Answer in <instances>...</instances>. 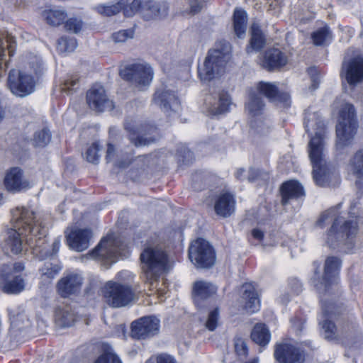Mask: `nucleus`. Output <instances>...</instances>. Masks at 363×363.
Masks as SVG:
<instances>
[{
  "mask_svg": "<svg viewBox=\"0 0 363 363\" xmlns=\"http://www.w3.org/2000/svg\"><path fill=\"white\" fill-rule=\"evenodd\" d=\"M86 101L90 108L103 112L113 108V102L106 94L104 87L99 84L93 86L86 94Z\"/></svg>",
  "mask_w": 363,
  "mask_h": 363,
  "instance_id": "17",
  "label": "nucleus"
},
{
  "mask_svg": "<svg viewBox=\"0 0 363 363\" xmlns=\"http://www.w3.org/2000/svg\"><path fill=\"white\" fill-rule=\"evenodd\" d=\"M320 301L323 313L320 324L323 330L324 337L328 340H336L339 335L335 325L330 319L339 313L338 307L334 302L328 301V298L321 297Z\"/></svg>",
  "mask_w": 363,
  "mask_h": 363,
  "instance_id": "15",
  "label": "nucleus"
},
{
  "mask_svg": "<svg viewBox=\"0 0 363 363\" xmlns=\"http://www.w3.org/2000/svg\"><path fill=\"white\" fill-rule=\"evenodd\" d=\"M77 320L73 308L68 305L58 306L55 311V321L60 328L72 326Z\"/></svg>",
  "mask_w": 363,
  "mask_h": 363,
  "instance_id": "29",
  "label": "nucleus"
},
{
  "mask_svg": "<svg viewBox=\"0 0 363 363\" xmlns=\"http://www.w3.org/2000/svg\"><path fill=\"white\" fill-rule=\"evenodd\" d=\"M252 236L259 240H261L264 237V233L259 229L255 228L252 230Z\"/></svg>",
  "mask_w": 363,
  "mask_h": 363,
  "instance_id": "61",
  "label": "nucleus"
},
{
  "mask_svg": "<svg viewBox=\"0 0 363 363\" xmlns=\"http://www.w3.org/2000/svg\"><path fill=\"white\" fill-rule=\"evenodd\" d=\"M281 203L283 205L289 203L291 200L304 196V190L300 183L296 181H289L282 184L281 188Z\"/></svg>",
  "mask_w": 363,
  "mask_h": 363,
  "instance_id": "32",
  "label": "nucleus"
},
{
  "mask_svg": "<svg viewBox=\"0 0 363 363\" xmlns=\"http://www.w3.org/2000/svg\"><path fill=\"white\" fill-rule=\"evenodd\" d=\"M21 65L23 67V70H30L35 74L41 73L43 70V62L41 58L31 52L23 54L21 57Z\"/></svg>",
  "mask_w": 363,
  "mask_h": 363,
  "instance_id": "34",
  "label": "nucleus"
},
{
  "mask_svg": "<svg viewBox=\"0 0 363 363\" xmlns=\"http://www.w3.org/2000/svg\"><path fill=\"white\" fill-rule=\"evenodd\" d=\"M79 82V77L76 74H72L68 76L67 78L65 80L64 83L62 84L61 91L67 93V94H72V91L75 90L77 88L75 86Z\"/></svg>",
  "mask_w": 363,
  "mask_h": 363,
  "instance_id": "51",
  "label": "nucleus"
},
{
  "mask_svg": "<svg viewBox=\"0 0 363 363\" xmlns=\"http://www.w3.org/2000/svg\"><path fill=\"white\" fill-rule=\"evenodd\" d=\"M259 172L257 169H250L248 172L247 179L249 182H252L257 180Z\"/></svg>",
  "mask_w": 363,
  "mask_h": 363,
  "instance_id": "59",
  "label": "nucleus"
},
{
  "mask_svg": "<svg viewBox=\"0 0 363 363\" xmlns=\"http://www.w3.org/2000/svg\"><path fill=\"white\" fill-rule=\"evenodd\" d=\"M82 277L77 274H69L61 278L57 284L58 294L62 297L77 293L82 284Z\"/></svg>",
  "mask_w": 363,
  "mask_h": 363,
  "instance_id": "26",
  "label": "nucleus"
},
{
  "mask_svg": "<svg viewBox=\"0 0 363 363\" xmlns=\"http://www.w3.org/2000/svg\"><path fill=\"white\" fill-rule=\"evenodd\" d=\"M100 149L97 143H93L86 152V160L93 164H97L99 161V154Z\"/></svg>",
  "mask_w": 363,
  "mask_h": 363,
  "instance_id": "52",
  "label": "nucleus"
},
{
  "mask_svg": "<svg viewBox=\"0 0 363 363\" xmlns=\"http://www.w3.org/2000/svg\"><path fill=\"white\" fill-rule=\"evenodd\" d=\"M245 363H259V359L257 357H254Z\"/></svg>",
  "mask_w": 363,
  "mask_h": 363,
  "instance_id": "64",
  "label": "nucleus"
},
{
  "mask_svg": "<svg viewBox=\"0 0 363 363\" xmlns=\"http://www.w3.org/2000/svg\"><path fill=\"white\" fill-rule=\"evenodd\" d=\"M295 285L296 286V289H294V293L298 294L301 291V284L298 281H295Z\"/></svg>",
  "mask_w": 363,
  "mask_h": 363,
  "instance_id": "63",
  "label": "nucleus"
},
{
  "mask_svg": "<svg viewBox=\"0 0 363 363\" xmlns=\"http://www.w3.org/2000/svg\"><path fill=\"white\" fill-rule=\"evenodd\" d=\"M341 265L340 260L336 257H329L326 259L324 267V274L321 281L316 278L312 279L321 297L328 298L338 292V274Z\"/></svg>",
  "mask_w": 363,
  "mask_h": 363,
  "instance_id": "7",
  "label": "nucleus"
},
{
  "mask_svg": "<svg viewBox=\"0 0 363 363\" xmlns=\"http://www.w3.org/2000/svg\"><path fill=\"white\" fill-rule=\"evenodd\" d=\"M25 318L24 315L22 314H10V318L13 324L18 325V323L22 320L21 318Z\"/></svg>",
  "mask_w": 363,
  "mask_h": 363,
  "instance_id": "60",
  "label": "nucleus"
},
{
  "mask_svg": "<svg viewBox=\"0 0 363 363\" xmlns=\"http://www.w3.org/2000/svg\"><path fill=\"white\" fill-rule=\"evenodd\" d=\"M245 169H239L236 171L235 172V177L239 179H242V174L245 173Z\"/></svg>",
  "mask_w": 363,
  "mask_h": 363,
  "instance_id": "62",
  "label": "nucleus"
},
{
  "mask_svg": "<svg viewBox=\"0 0 363 363\" xmlns=\"http://www.w3.org/2000/svg\"><path fill=\"white\" fill-rule=\"evenodd\" d=\"M88 255L94 259L99 258L109 266L118 257H125V246L120 245V241L115 240L112 235H108Z\"/></svg>",
  "mask_w": 363,
  "mask_h": 363,
  "instance_id": "11",
  "label": "nucleus"
},
{
  "mask_svg": "<svg viewBox=\"0 0 363 363\" xmlns=\"http://www.w3.org/2000/svg\"><path fill=\"white\" fill-rule=\"evenodd\" d=\"M153 103L158 106L164 113L170 111H177L180 103L174 93L167 90H157L153 96Z\"/></svg>",
  "mask_w": 363,
  "mask_h": 363,
  "instance_id": "25",
  "label": "nucleus"
},
{
  "mask_svg": "<svg viewBox=\"0 0 363 363\" xmlns=\"http://www.w3.org/2000/svg\"><path fill=\"white\" fill-rule=\"evenodd\" d=\"M125 129L129 133V140L135 147L148 145L155 140L152 137L145 138L143 130L135 128V121L133 120H126Z\"/></svg>",
  "mask_w": 363,
  "mask_h": 363,
  "instance_id": "30",
  "label": "nucleus"
},
{
  "mask_svg": "<svg viewBox=\"0 0 363 363\" xmlns=\"http://www.w3.org/2000/svg\"><path fill=\"white\" fill-rule=\"evenodd\" d=\"M132 155V150L125 151L121 152V155H116V149L111 144L108 145L106 160L108 162L113 161L116 156L118 157L115 165L120 168L127 167L131 162L132 158H129V156Z\"/></svg>",
  "mask_w": 363,
  "mask_h": 363,
  "instance_id": "36",
  "label": "nucleus"
},
{
  "mask_svg": "<svg viewBox=\"0 0 363 363\" xmlns=\"http://www.w3.org/2000/svg\"><path fill=\"white\" fill-rule=\"evenodd\" d=\"M65 28L68 31L77 33L82 30V21L76 18H71L66 21Z\"/></svg>",
  "mask_w": 363,
  "mask_h": 363,
  "instance_id": "55",
  "label": "nucleus"
},
{
  "mask_svg": "<svg viewBox=\"0 0 363 363\" xmlns=\"http://www.w3.org/2000/svg\"><path fill=\"white\" fill-rule=\"evenodd\" d=\"M305 115V128L307 132H311V135L314 133L308 144V155L313 166V178L317 185L325 186L335 175L328 165L325 158V123L316 113L308 111Z\"/></svg>",
  "mask_w": 363,
  "mask_h": 363,
  "instance_id": "1",
  "label": "nucleus"
},
{
  "mask_svg": "<svg viewBox=\"0 0 363 363\" xmlns=\"http://www.w3.org/2000/svg\"><path fill=\"white\" fill-rule=\"evenodd\" d=\"M257 91L272 102L283 104L284 107L290 106V97L286 93H279L275 84L260 82L257 85Z\"/></svg>",
  "mask_w": 363,
  "mask_h": 363,
  "instance_id": "24",
  "label": "nucleus"
},
{
  "mask_svg": "<svg viewBox=\"0 0 363 363\" xmlns=\"http://www.w3.org/2000/svg\"><path fill=\"white\" fill-rule=\"evenodd\" d=\"M153 75V69L148 64L130 65L121 71V76L139 89L149 86Z\"/></svg>",
  "mask_w": 363,
  "mask_h": 363,
  "instance_id": "14",
  "label": "nucleus"
},
{
  "mask_svg": "<svg viewBox=\"0 0 363 363\" xmlns=\"http://www.w3.org/2000/svg\"><path fill=\"white\" fill-rule=\"evenodd\" d=\"M208 111L213 115H219L229 111L231 100L228 92L219 91L206 99Z\"/></svg>",
  "mask_w": 363,
  "mask_h": 363,
  "instance_id": "22",
  "label": "nucleus"
},
{
  "mask_svg": "<svg viewBox=\"0 0 363 363\" xmlns=\"http://www.w3.org/2000/svg\"><path fill=\"white\" fill-rule=\"evenodd\" d=\"M92 236L90 229L74 228L66 234L67 243L70 249L82 252L89 247Z\"/></svg>",
  "mask_w": 363,
  "mask_h": 363,
  "instance_id": "19",
  "label": "nucleus"
},
{
  "mask_svg": "<svg viewBox=\"0 0 363 363\" xmlns=\"http://www.w3.org/2000/svg\"><path fill=\"white\" fill-rule=\"evenodd\" d=\"M220 324V313L218 308L209 311L206 322L205 328L210 331H214Z\"/></svg>",
  "mask_w": 363,
  "mask_h": 363,
  "instance_id": "47",
  "label": "nucleus"
},
{
  "mask_svg": "<svg viewBox=\"0 0 363 363\" xmlns=\"http://www.w3.org/2000/svg\"><path fill=\"white\" fill-rule=\"evenodd\" d=\"M357 130L354 106L347 103L340 110L338 123L336 125V148L342 150L350 144Z\"/></svg>",
  "mask_w": 363,
  "mask_h": 363,
  "instance_id": "6",
  "label": "nucleus"
},
{
  "mask_svg": "<svg viewBox=\"0 0 363 363\" xmlns=\"http://www.w3.org/2000/svg\"><path fill=\"white\" fill-rule=\"evenodd\" d=\"M103 296L105 302L111 307H124L135 299L133 290L126 284L109 281L103 288Z\"/></svg>",
  "mask_w": 363,
  "mask_h": 363,
  "instance_id": "8",
  "label": "nucleus"
},
{
  "mask_svg": "<svg viewBox=\"0 0 363 363\" xmlns=\"http://www.w3.org/2000/svg\"><path fill=\"white\" fill-rule=\"evenodd\" d=\"M264 104L261 97L256 94L251 93L246 108L252 116H259L264 109Z\"/></svg>",
  "mask_w": 363,
  "mask_h": 363,
  "instance_id": "43",
  "label": "nucleus"
},
{
  "mask_svg": "<svg viewBox=\"0 0 363 363\" xmlns=\"http://www.w3.org/2000/svg\"><path fill=\"white\" fill-rule=\"evenodd\" d=\"M287 62L286 55L279 49L270 48L264 53L262 65L263 67L271 70L285 66Z\"/></svg>",
  "mask_w": 363,
  "mask_h": 363,
  "instance_id": "28",
  "label": "nucleus"
},
{
  "mask_svg": "<svg viewBox=\"0 0 363 363\" xmlns=\"http://www.w3.org/2000/svg\"><path fill=\"white\" fill-rule=\"evenodd\" d=\"M274 357L279 363H303L305 359L303 351L290 344L277 345Z\"/></svg>",
  "mask_w": 363,
  "mask_h": 363,
  "instance_id": "20",
  "label": "nucleus"
},
{
  "mask_svg": "<svg viewBox=\"0 0 363 363\" xmlns=\"http://www.w3.org/2000/svg\"><path fill=\"white\" fill-rule=\"evenodd\" d=\"M15 43L14 38L9 34H6L5 37L0 38V77L2 76L5 71V67L7 66L6 63L4 64L5 45H6L9 53L11 56L13 54Z\"/></svg>",
  "mask_w": 363,
  "mask_h": 363,
  "instance_id": "37",
  "label": "nucleus"
},
{
  "mask_svg": "<svg viewBox=\"0 0 363 363\" xmlns=\"http://www.w3.org/2000/svg\"><path fill=\"white\" fill-rule=\"evenodd\" d=\"M140 259L147 282L157 289L160 295H162L164 290L158 287V280L170 267L167 255L161 246L149 245L142 252Z\"/></svg>",
  "mask_w": 363,
  "mask_h": 363,
  "instance_id": "4",
  "label": "nucleus"
},
{
  "mask_svg": "<svg viewBox=\"0 0 363 363\" xmlns=\"http://www.w3.org/2000/svg\"><path fill=\"white\" fill-rule=\"evenodd\" d=\"M251 337L255 343L264 346L269 343L271 335L266 325L259 323L255 325L251 333Z\"/></svg>",
  "mask_w": 363,
  "mask_h": 363,
  "instance_id": "40",
  "label": "nucleus"
},
{
  "mask_svg": "<svg viewBox=\"0 0 363 363\" xmlns=\"http://www.w3.org/2000/svg\"><path fill=\"white\" fill-rule=\"evenodd\" d=\"M235 352L240 358H245L248 353V348L245 341L241 337L234 339Z\"/></svg>",
  "mask_w": 363,
  "mask_h": 363,
  "instance_id": "53",
  "label": "nucleus"
},
{
  "mask_svg": "<svg viewBox=\"0 0 363 363\" xmlns=\"http://www.w3.org/2000/svg\"><path fill=\"white\" fill-rule=\"evenodd\" d=\"M160 328V320L155 317H143L134 321L131 335L136 339H145L156 335Z\"/></svg>",
  "mask_w": 363,
  "mask_h": 363,
  "instance_id": "16",
  "label": "nucleus"
},
{
  "mask_svg": "<svg viewBox=\"0 0 363 363\" xmlns=\"http://www.w3.org/2000/svg\"><path fill=\"white\" fill-rule=\"evenodd\" d=\"M134 33V30L132 28L121 30L113 33L112 34V39L116 43H123L126 42L128 39L133 38Z\"/></svg>",
  "mask_w": 363,
  "mask_h": 363,
  "instance_id": "50",
  "label": "nucleus"
},
{
  "mask_svg": "<svg viewBox=\"0 0 363 363\" xmlns=\"http://www.w3.org/2000/svg\"><path fill=\"white\" fill-rule=\"evenodd\" d=\"M314 45H324L331 41L332 35L328 27H323L315 31L312 34Z\"/></svg>",
  "mask_w": 363,
  "mask_h": 363,
  "instance_id": "44",
  "label": "nucleus"
},
{
  "mask_svg": "<svg viewBox=\"0 0 363 363\" xmlns=\"http://www.w3.org/2000/svg\"><path fill=\"white\" fill-rule=\"evenodd\" d=\"M58 50L62 52H72L77 46V40L74 38L62 37L58 40Z\"/></svg>",
  "mask_w": 363,
  "mask_h": 363,
  "instance_id": "49",
  "label": "nucleus"
},
{
  "mask_svg": "<svg viewBox=\"0 0 363 363\" xmlns=\"http://www.w3.org/2000/svg\"><path fill=\"white\" fill-rule=\"evenodd\" d=\"M242 298L245 303V309L250 313L258 311L260 308V301L255 288L249 284L242 285Z\"/></svg>",
  "mask_w": 363,
  "mask_h": 363,
  "instance_id": "31",
  "label": "nucleus"
},
{
  "mask_svg": "<svg viewBox=\"0 0 363 363\" xmlns=\"http://www.w3.org/2000/svg\"><path fill=\"white\" fill-rule=\"evenodd\" d=\"M247 22V13L242 9H235L233 15L234 30L237 36L240 38L244 37Z\"/></svg>",
  "mask_w": 363,
  "mask_h": 363,
  "instance_id": "38",
  "label": "nucleus"
},
{
  "mask_svg": "<svg viewBox=\"0 0 363 363\" xmlns=\"http://www.w3.org/2000/svg\"><path fill=\"white\" fill-rule=\"evenodd\" d=\"M6 189L16 193L30 187L29 182L25 178L23 172L18 167H13L6 173L4 179Z\"/></svg>",
  "mask_w": 363,
  "mask_h": 363,
  "instance_id": "21",
  "label": "nucleus"
},
{
  "mask_svg": "<svg viewBox=\"0 0 363 363\" xmlns=\"http://www.w3.org/2000/svg\"><path fill=\"white\" fill-rule=\"evenodd\" d=\"M310 74L311 75V81H312L311 87H312L313 90H315L318 87V85L320 84V76L318 74L316 69H310Z\"/></svg>",
  "mask_w": 363,
  "mask_h": 363,
  "instance_id": "57",
  "label": "nucleus"
},
{
  "mask_svg": "<svg viewBox=\"0 0 363 363\" xmlns=\"http://www.w3.org/2000/svg\"><path fill=\"white\" fill-rule=\"evenodd\" d=\"M265 40L257 23H253L251 26V39L246 51L248 54L259 51L264 45Z\"/></svg>",
  "mask_w": 363,
  "mask_h": 363,
  "instance_id": "35",
  "label": "nucleus"
},
{
  "mask_svg": "<svg viewBox=\"0 0 363 363\" xmlns=\"http://www.w3.org/2000/svg\"><path fill=\"white\" fill-rule=\"evenodd\" d=\"M8 86L14 95L24 97L34 91L35 81L31 73L26 70L11 69L8 77Z\"/></svg>",
  "mask_w": 363,
  "mask_h": 363,
  "instance_id": "13",
  "label": "nucleus"
},
{
  "mask_svg": "<svg viewBox=\"0 0 363 363\" xmlns=\"http://www.w3.org/2000/svg\"><path fill=\"white\" fill-rule=\"evenodd\" d=\"M189 4V13L195 14L199 12L203 6V0H188Z\"/></svg>",
  "mask_w": 363,
  "mask_h": 363,
  "instance_id": "56",
  "label": "nucleus"
},
{
  "mask_svg": "<svg viewBox=\"0 0 363 363\" xmlns=\"http://www.w3.org/2000/svg\"><path fill=\"white\" fill-rule=\"evenodd\" d=\"M340 75L350 85H355L363 81V57H354L342 66Z\"/></svg>",
  "mask_w": 363,
  "mask_h": 363,
  "instance_id": "18",
  "label": "nucleus"
},
{
  "mask_svg": "<svg viewBox=\"0 0 363 363\" xmlns=\"http://www.w3.org/2000/svg\"><path fill=\"white\" fill-rule=\"evenodd\" d=\"M51 140V134L48 129H43L36 132L34 135L33 144L37 147L46 146Z\"/></svg>",
  "mask_w": 363,
  "mask_h": 363,
  "instance_id": "48",
  "label": "nucleus"
},
{
  "mask_svg": "<svg viewBox=\"0 0 363 363\" xmlns=\"http://www.w3.org/2000/svg\"><path fill=\"white\" fill-rule=\"evenodd\" d=\"M217 286L211 282L197 280L192 285V298L197 307L202 306L204 301L216 294Z\"/></svg>",
  "mask_w": 363,
  "mask_h": 363,
  "instance_id": "23",
  "label": "nucleus"
},
{
  "mask_svg": "<svg viewBox=\"0 0 363 363\" xmlns=\"http://www.w3.org/2000/svg\"><path fill=\"white\" fill-rule=\"evenodd\" d=\"M24 266L21 262L15 263L12 266L3 264L0 266V277L7 279L11 276H14V273L22 272Z\"/></svg>",
  "mask_w": 363,
  "mask_h": 363,
  "instance_id": "46",
  "label": "nucleus"
},
{
  "mask_svg": "<svg viewBox=\"0 0 363 363\" xmlns=\"http://www.w3.org/2000/svg\"><path fill=\"white\" fill-rule=\"evenodd\" d=\"M348 171L357 177L355 185L363 193V150L357 151L352 157L348 165Z\"/></svg>",
  "mask_w": 363,
  "mask_h": 363,
  "instance_id": "33",
  "label": "nucleus"
},
{
  "mask_svg": "<svg viewBox=\"0 0 363 363\" xmlns=\"http://www.w3.org/2000/svg\"><path fill=\"white\" fill-rule=\"evenodd\" d=\"M208 52L203 65L199 67V75L202 81H210L225 71V67L230 59V46L225 43L221 48Z\"/></svg>",
  "mask_w": 363,
  "mask_h": 363,
  "instance_id": "5",
  "label": "nucleus"
},
{
  "mask_svg": "<svg viewBox=\"0 0 363 363\" xmlns=\"http://www.w3.org/2000/svg\"><path fill=\"white\" fill-rule=\"evenodd\" d=\"M13 228L8 233L5 248L13 254H18L23 250V239L28 235H36L40 232L38 227L34 226L35 217L34 213L24 207H18L12 212Z\"/></svg>",
  "mask_w": 363,
  "mask_h": 363,
  "instance_id": "3",
  "label": "nucleus"
},
{
  "mask_svg": "<svg viewBox=\"0 0 363 363\" xmlns=\"http://www.w3.org/2000/svg\"><path fill=\"white\" fill-rule=\"evenodd\" d=\"M61 267L58 264L46 262L40 269L41 278L45 281H49L55 278L60 272Z\"/></svg>",
  "mask_w": 363,
  "mask_h": 363,
  "instance_id": "45",
  "label": "nucleus"
},
{
  "mask_svg": "<svg viewBox=\"0 0 363 363\" xmlns=\"http://www.w3.org/2000/svg\"><path fill=\"white\" fill-rule=\"evenodd\" d=\"M34 226L38 227L41 233L44 232V234L37 233L36 235L33 234L27 238V244L33 250V254L43 259L50 256L56 255L60 247V238H56L52 245L48 244L47 239L45 238L46 230L44 226L42 225V223L39 220H35Z\"/></svg>",
  "mask_w": 363,
  "mask_h": 363,
  "instance_id": "10",
  "label": "nucleus"
},
{
  "mask_svg": "<svg viewBox=\"0 0 363 363\" xmlns=\"http://www.w3.org/2000/svg\"><path fill=\"white\" fill-rule=\"evenodd\" d=\"M189 258L198 268L208 269L216 262V254L210 243L201 238L191 242L189 248Z\"/></svg>",
  "mask_w": 363,
  "mask_h": 363,
  "instance_id": "12",
  "label": "nucleus"
},
{
  "mask_svg": "<svg viewBox=\"0 0 363 363\" xmlns=\"http://www.w3.org/2000/svg\"><path fill=\"white\" fill-rule=\"evenodd\" d=\"M3 290L7 294H18L25 289V281L21 275H15L12 279H5Z\"/></svg>",
  "mask_w": 363,
  "mask_h": 363,
  "instance_id": "42",
  "label": "nucleus"
},
{
  "mask_svg": "<svg viewBox=\"0 0 363 363\" xmlns=\"http://www.w3.org/2000/svg\"><path fill=\"white\" fill-rule=\"evenodd\" d=\"M235 200L229 192H221L215 198L214 210L216 213L223 218L230 216L235 211Z\"/></svg>",
  "mask_w": 363,
  "mask_h": 363,
  "instance_id": "27",
  "label": "nucleus"
},
{
  "mask_svg": "<svg viewBox=\"0 0 363 363\" xmlns=\"http://www.w3.org/2000/svg\"><path fill=\"white\" fill-rule=\"evenodd\" d=\"M42 16L49 25L57 26L65 21L67 14L63 9H52L44 11Z\"/></svg>",
  "mask_w": 363,
  "mask_h": 363,
  "instance_id": "39",
  "label": "nucleus"
},
{
  "mask_svg": "<svg viewBox=\"0 0 363 363\" xmlns=\"http://www.w3.org/2000/svg\"><path fill=\"white\" fill-rule=\"evenodd\" d=\"M293 328L297 333H299L303 328V321L300 319L291 320Z\"/></svg>",
  "mask_w": 363,
  "mask_h": 363,
  "instance_id": "58",
  "label": "nucleus"
},
{
  "mask_svg": "<svg viewBox=\"0 0 363 363\" xmlns=\"http://www.w3.org/2000/svg\"><path fill=\"white\" fill-rule=\"evenodd\" d=\"M94 363H122L119 357L112 351H107L101 354Z\"/></svg>",
  "mask_w": 363,
  "mask_h": 363,
  "instance_id": "54",
  "label": "nucleus"
},
{
  "mask_svg": "<svg viewBox=\"0 0 363 363\" xmlns=\"http://www.w3.org/2000/svg\"><path fill=\"white\" fill-rule=\"evenodd\" d=\"M339 206L323 212L317 221V225L320 228L332 223L326 238V243L332 248L339 247L342 244L352 245V240L358 231L355 220H345L340 216Z\"/></svg>",
  "mask_w": 363,
  "mask_h": 363,
  "instance_id": "2",
  "label": "nucleus"
},
{
  "mask_svg": "<svg viewBox=\"0 0 363 363\" xmlns=\"http://www.w3.org/2000/svg\"><path fill=\"white\" fill-rule=\"evenodd\" d=\"M127 0H118L117 2L111 4H103L96 6V11L103 15L111 16L120 13L122 10H125V6Z\"/></svg>",
  "mask_w": 363,
  "mask_h": 363,
  "instance_id": "41",
  "label": "nucleus"
},
{
  "mask_svg": "<svg viewBox=\"0 0 363 363\" xmlns=\"http://www.w3.org/2000/svg\"><path fill=\"white\" fill-rule=\"evenodd\" d=\"M168 6L153 0H133L124 10L125 16L130 17L138 13L145 20L158 19L167 16Z\"/></svg>",
  "mask_w": 363,
  "mask_h": 363,
  "instance_id": "9",
  "label": "nucleus"
}]
</instances>
